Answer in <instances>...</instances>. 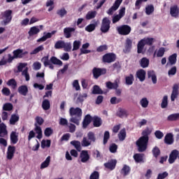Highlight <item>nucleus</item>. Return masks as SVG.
Wrapping results in <instances>:
<instances>
[{
    "label": "nucleus",
    "instance_id": "obj_1",
    "mask_svg": "<svg viewBox=\"0 0 179 179\" xmlns=\"http://www.w3.org/2000/svg\"><path fill=\"white\" fill-rule=\"evenodd\" d=\"M69 114L71 117L70 118V122H73L76 125H79L80 120H82V109L80 108L71 107L69 109Z\"/></svg>",
    "mask_w": 179,
    "mask_h": 179
},
{
    "label": "nucleus",
    "instance_id": "obj_2",
    "mask_svg": "<svg viewBox=\"0 0 179 179\" xmlns=\"http://www.w3.org/2000/svg\"><path fill=\"white\" fill-rule=\"evenodd\" d=\"M143 135L136 143L138 152H145L148 149V143L149 142L148 131H143Z\"/></svg>",
    "mask_w": 179,
    "mask_h": 179
},
{
    "label": "nucleus",
    "instance_id": "obj_3",
    "mask_svg": "<svg viewBox=\"0 0 179 179\" xmlns=\"http://www.w3.org/2000/svg\"><path fill=\"white\" fill-rule=\"evenodd\" d=\"M153 41H155V38H144L141 39L137 45V52L138 54H142V52H143L145 45H146V44L148 45H152L153 44Z\"/></svg>",
    "mask_w": 179,
    "mask_h": 179
},
{
    "label": "nucleus",
    "instance_id": "obj_4",
    "mask_svg": "<svg viewBox=\"0 0 179 179\" xmlns=\"http://www.w3.org/2000/svg\"><path fill=\"white\" fill-rule=\"evenodd\" d=\"M3 20L1 22V26H6L10 23L12 20V10H8L1 13Z\"/></svg>",
    "mask_w": 179,
    "mask_h": 179
},
{
    "label": "nucleus",
    "instance_id": "obj_5",
    "mask_svg": "<svg viewBox=\"0 0 179 179\" xmlns=\"http://www.w3.org/2000/svg\"><path fill=\"white\" fill-rule=\"evenodd\" d=\"M111 22L107 17H104L102 20L101 25V31L102 33H108V30H110V24Z\"/></svg>",
    "mask_w": 179,
    "mask_h": 179
},
{
    "label": "nucleus",
    "instance_id": "obj_6",
    "mask_svg": "<svg viewBox=\"0 0 179 179\" xmlns=\"http://www.w3.org/2000/svg\"><path fill=\"white\" fill-rule=\"evenodd\" d=\"M179 95V84H174L172 87V92L171 94V101H175L176 99L178 97Z\"/></svg>",
    "mask_w": 179,
    "mask_h": 179
},
{
    "label": "nucleus",
    "instance_id": "obj_7",
    "mask_svg": "<svg viewBox=\"0 0 179 179\" xmlns=\"http://www.w3.org/2000/svg\"><path fill=\"white\" fill-rule=\"evenodd\" d=\"M119 34L122 36H127L131 33V27L128 25H123L117 28Z\"/></svg>",
    "mask_w": 179,
    "mask_h": 179
},
{
    "label": "nucleus",
    "instance_id": "obj_8",
    "mask_svg": "<svg viewBox=\"0 0 179 179\" xmlns=\"http://www.w3.org/2000/svg\"><path fill=\"white\" fill-rule=\"evenodd\" d=\"M93 76L95 79H98L101 75H106L107 70L106 69H96L94 68L92 71Z\"/></svg>",
    "mask_w": 179,
    "mask_h": 179
},
{
    "label": "nucleus",
    "instance_id": "obj_9",
    "mask_svg": "<svg viewBox=\"0 0 179 179\" xmlns=\"http://www.w3.org/2000/svg\"><path fill=\"white\" fill-rule=\"evenodd\" d=\"M121 3H122V0H116L113 6L107 11L108 15H113L114 12L120 8V5H121Z\"/></svg>",
    "mask_w": 179,
    "mask_h": 179
},
{
    "label": "nucleus",
    "instance_id": "obj_10",
    "mask_svg": "<svg viewBox=\"0 0 179 179\" xmlns=\"http://www.w3.org/2000/svg\"><path fill=\"white\" fill-rule=\"evenodd\" d=\"M177 157L179 159V151L173 150L169 155V162L170 164H173V163L177 160Z\"/></svg>",
    "mask_w": 179,
    "mask_h": 179
},
{
    "label": "nucleus",
    "instance_id": "obj_11",
    "mask_svg": "<svg viewBox=\"0 0 179 179\" xmlns=\"http://www.w3.org/2000/svg\"><path fill=\"white\" fill-rule=\"evenodd\" d=\"M103 62H107L108 64H111L115 61V55L114 53H108L103 57Z\"/></svg>",
    "mask_w": 179,
    "mask_h": 179
},
{
    "label": "nucleus",
    "instance_id": "obj_12",
    "mask_svg": "<svg viewBox=\"0 0 179 179\" xmlns=\"http://www.w3.org/2000/svg\"><path fill=\"white\" fill-rule=\"evenodd\" d=\"M15 150H16V148H15V146H8L7 150V159L8 160H12V159H13V156H15Z\"/></svg>",
    "mask_w": 179,
    "mask_h": 179
},
{
    "label": "nucleus",
    "instance_id": "obj_13",
    "mask_svg": "<svg viewBox=\"0 0 179 179\" xmlns=\"http://www.w3.org/2000/svg\"><path fill=\"white\" fill-rule=\"evenodd\" d=\"M136 78L140 82H143L146 79V71L143 69H140L136 72Z\"/></svg>",
    "mask_w": 179,
    "mask_h": 179
},
{
    "label": "nucleus",
    "instance_id": "obj_14",
    "mask_svg": "<svg viewBox=\"0 0 179 179\" xmlns=\"http://www.w3.org/2000/svg\"><path fill=\"white\" fill-rule=\"evenodd\" d=\"M75 31V28L73 27H66L64 29V34L66 38H71L72 37V33Z\"/></svg>",
    "mask_w": 179,
    "mask_h": 179
},
{
    "label": "nucleus",
    "instance_id": "obj_15",
    "mask_svg": "<svg viewBox=\"0 0 179 179\" xmlns=\"http://www.w3.org/2000/svg\"><path fill=\"white\" fill-rule=\"evenodd\" d=\"M80 157L82 163H86V162H88L89 159H90V156H89L87 150H83L80 153Z\"/></svg>",
    "mask_w": 179,
    "mask_h": 179
},
{
    "label": "nucleus",
    "instance_id": "obj_16",
    "mask_svg": "<svg viewBox=\"0 0 179 179\" xmlns=\"http://www.w3.org/2000/svg\"><path fill=\"white\" fill-rule=\"evenodd\" d=\"M18 93L22 96H27L29 93V87L27 85H21L18 87Z\"/></svg>",
    "mask_w": 179,
    "mask_h": 179
},
{
    "label": "nucleus",
    "instance_id": "obj_17",
    "mask_svg": "<svg viewBox=\"0 0 179 179\" xmlns=\"http://www.w3.org/2000/svg\"><path fill=\"white\" fill-rule=\"evenodd\" d=\"M117 164V161L115 159H112L107 163L104 164V166L106 169L109 170H114L115 169V165Z\"/></svg>",
    "mask_w": 179,
    "mask_h": 179
},
{
    "label": "nucleus",
    "instance_id": "obj_18",
    "mask_svg": "<svg viewBox=\"0 0 179 179\" xmlns=\"http://www.w3.org/2000/svg\"><path fill=\"white\" fill-rule=\"evenodd\" d=\"M118 83H120V80H115L114 83L107 82L106 87L108 89H118Z\"/></svg>",
    "mask_w": 179,
    "mask_h": 179
},
{
    "label": "nucleus",
    "instance_id": "obj_19",
    "mask_svg": "<svg viewBox=\"0 0 179 179\" xmlns=\"http://www.w3.org/2000/svg\"><path fill=\"white\" fill-rule=\"evenodd\" d=\"M173 136L172 134H167L164 138V142L166 145H173L174 143Z\"/></svg>",
    "mask_w": 179,
    "mask_h": 179
},
{
    "label": "nucleus",
    "instance_id": "obj_20",
    "mask_svg": "<svg viewBox=\"0 0 179 179\" xmlns=\"http://www.w3.org/2000/svg\"><path fill=\"white\" fill-rule=\"evenodd\" d=\"M8 135V131H6V125L5 124H0V138H4Z\"/></svg>",
    "mask_w": 179,
    "mask_h": 179
},
{
    "label": "nucleus",
    "instance_id": "obj_21",
    "mask_svg": "<svg viewBox=\"0 0 179 179\" xmlns=\"http://www.w3.org/2000/svg\"><path fill=\"white\" fill-rule=\"evenodd\" d=\"M50 163H51V157L48 156L45 159V161L41 163V167H40L41 170H44V169H47V167L50 166Z\"/></svg>",
    "mask_w": 179,
    "mask_h": 179
},
{
    "label": "nucleus",
    "instance_id": "obj_22",
    "mask_svg": "<svg viewBox=\"0 0 179 179\" xmlns=\"http://www.w3.org/2000/svg\"><path fill=\"white\" fill-rule=\"evenodd\" d=\"M170 13L173 17H177L179 15V9L177 6H173L171 7Z\"/></svg>",
    "mask_w": 179,
    "mask_h": 179
},
{
    "label": "nucleus",
    "instance_id": "obj_23",
    "mask_svg": "<svg viewBox=\"0 0 179 179\" xmlns=\"http://www.w3.org/2000/svg\"><path fill=\"white\" fill-rule=\"evenodd\" d=\"M92 121H93V117L90 115H87L83 122V128H86Z\"/></svg>",
    "mask_w": 179,
    "mask_h": 179
},
{
    "label": "nucleus",
    "instance_id": "obj_24",
    "mask_svg": "<svg viewBox=\"0 0 179 179\" xmlns=\"http://www.w3.org/2000/svg\"><path fill=\"white\" fill-rule=\"evenodd\" d=\"M38 33H40V29L38 27H32L30 28L28 34L31 37V36H36V34H38Z\"/></svg>",
    "mask_w": 179,
    "mask_h": 179
},
{
    "label": "nucleus",
    "instance_id": "obj_25",
    "mask_svg": "<svg viewBox=\"0 0 179 179\" xmlns=\"http://www.w3.org/2000/svg\"><path fill=\"white\" fill-rule=\"evenodd\" d=\"M177 62V54L174 53L169 57L167 65H175Z\"/></svg>",
    "mask_w": 179,
    "mask_h": 179
},
{
    "label": "nucleus",
    "instance_id": "obj_26",
    "mask_svg": "<svg viewBox=\"0 0 179 179\" xmlns=\"http://www.w3.org/2000/svg\"><path fill=\"white\" fill-rule=\"evenodd\" d=\"M148 76L152 79V83L156 84L157 83V78L156 77V73L153 71H150L148 72Z\"/></svg>",
    "mask_w": 179,
    "mask_h": 179
},
{
    "label": "nucleus",
    "instance_id": "obj_27",
    "mask_svg": "<svg viewBox=\"0 0 179 179\" xmlns=\"http://www.w3.org/2000/svg\"><path fill=\"white\" fill-rule=\"evenodd\" d=\"M35 131L38 134L36 136L37 139H41L43 138V131L41 130V127L37 125V123L35 124Z\"/></svg>",
    "mask_w": 179,
    "mask_h": 179
},
{
    "label": "nucleus",
    "instance_id": "obj_28",
    "mask_svg": "<svg viewBox=\"0 0 179 179\" xmlns=\"http://www.w3.org/2000/svg\"><path fill=\"white\" fill-rule=\"evenodd\" d=\"M17 141L19 139L17 138V134L15 131H12L10 134V142L13 143V145H16L17 143Z\"/></svg>",
    "mask_w": 179,
    "mask_h": 179
},
{
    "label": "nucleus",
    "instance_id": "obj_29",
    "mask_svg": "<svg viewBox=\"0 0 179 179\" xmlns=\"http://www.w3.org/2000/svg\"><path fill=\"white\" fill-rule=\"evenodd\" d=\"M131 48H132V41L129 38H127L126 40L125 49L124 50V52H129Z\"/></svg>",
    "mask_w": 179,
    "mask_h": 179
},
{
    "label": "nucleus",
    "instance_id": "obj_30",
    "mask_svg": "<svg viewBox=\"0 0 179 179\" xmlns=\"http://www.w3.org/2000/svg\"><path fill=\"white\" fill-rule=\"evenodd\" d=\"M134 75L129 74V76L125 77V83L127 86H131L134 83Z\"/></svg>",
    "mask_w": 179,
    "mask_h": 179
},
{
    "label": "nucleus",
    "instance_id": "obj_31",
    "mask_svg": "<svg viewBox=\"0 0 179 179\" xmlns=\"http://www.w3.org/2000/svg\"><path fill=\"white\" fill-rule=\"evenodd\" d=\"M50 63L53 64V65H59V66H62V61H61L56 57H52L50 58Z\"/></svg>",
    "mask_w": 179,
    "mask_h": 179
},
{
    "label": "nucleus",
    "instance_id": "obj_32",
    "mask_svg": "<svg viewBox=\"0 0 179 179\" xmlns=\"http://www.w3.org/2000/svg\"><path fill=\"white\" fill-rule=\"evenodd\" d=\"M140 65L141 68H148L149 66V59L143 57L140 61Z\"/></svg>",
    "mask_w": 179,
    "mask_h": 179
},
{
    "label": "nucleus",
    "instance_id": "obj_33",
    "mask_svg": "<svg viewBox=\"0 0 179 179\" xmlns=\"http://www.w3.org/2000/svg\"><path fill=\"white\" fill-rule=\"evenodd\" d=\"M96 27L97 22H95L94 24H90L85 27V31H88L89 33H92V31H94Z\"/></svg>",
    "mask_w": 179,
    "mask_h": 179
},
{
    "label": "nucleus",
    "instance_id": "obj_34",
    "mask_svg": "<svg viewBox=\"0 0 179 179\" xmlns=\"http://www.w3.org/2000/svg\"><path fill=\"white\" fill-rule=\"evenodd\" d=\"M92 145V141L87 138L84 137L83 141H81V145L84 148H87V146H90Z\"/></svg>",
    "mask_w": 179,
    "mask_h": 179
},
{
    "label": "nucleus",
    "instance_id": "obj_35",
    "mask_svg": "<svg viewBox=\"0 0 179 179\" xmlns=\"http://www.w3.org/2000/svg\"><path fill=\"white\" fill-rule=\"evenodd\" d=\"M164 52H166L164 48H161L157 51L155 52L154 57H162L164 55Z\"/></svg>",
    "mask_w": 179,
    "mask_h": 179
},
{
    "label": "nucleus",
    "instance_id": "obj_36",
    "mask_svg": "<svg viewBox=\"0 0 179 179\" xmlns=\"http://www.w3.org/2000/svg\"><path fill=\"white\" fill-rule=\"evenodd\" d=\"M92 121L94 122V126L96 127H100L103 122L101 119L97 116H94L92 119Z\"/></svg>",
    "mask_w": 179,
    "mask_h": 179
},
{
    "label": "nucleus",
    "instance_id": "obj_37",
    "mask_svg": "<svg viewBox=\"0 0 179 179\" xmlns=\"http://www.w3.org/2000/svg\"><path fill=\"white\" fill-rule=\"evenodd\" d=\"M19 115L13 114L11 115L10 119V125H15L17 121H19Z\"/></svg>",
    "mask_w": 179,
    "mask_h": 179
},
{
    "label": "nucleus",
    "instance_id": "obj_38",
    "mask_svg": "<svg viewBox=\"0 0 179 179\" xmlns=\"http://www.w3.org/2000/svg\"><path fill=\"white\" fill-rule=\"evenodd\" d=\"M130 172L131 169L127 165H124L122 169L121 174H122V176L125 177L126 176H128V174H129Z\"/></svg>",
    "mask_w": 179,
    "mask_h": 179
},
{
    "label": "nucleus",
    "instance_id": "obj_39",
    "mask_svg": "<svg viewBox=\"0 0 179 179\" xmlns=\"http://www.w3.org/2000/svg\"><path fill=\"white\" fill-rule=\"evenodd\" d=\"M140 104L143 108H148V106H149L148 98H142L140 100Z\"/></svg>",
    "mask_w": 179,
    "mask_h": 179
},
{
    "label": "nucleus",
    "instance_id": "obj_40",
    "mask_svg": "<svg viewBox=\"0 0 179 179\" xmlns=\"http://www.w3.org/2000/svg\"><path fill=\"white\" fill-rule=\"evenodd\" d=\"M167 106H169V96L167 95H165L162 99L161 107L162 108H166Z\"/></svg>",
    "mask_w": 179,
    "mask_h": 179
},
{
    "label": "nucleus",
    "instance_id": "obj_41",
    "mask_svg": "<svg viewBox=\"0 0 179 179\" xmlns=\"http://www.w3.org/2000/svg\"><path fill=\"white\" fill-rule=\"evenodd\" d=\"M13 54L15 59L22 58L23 57V50L20 49L15 50L13 52Z\"/></svg>",
    "mask_w": 179,
    "mask_h": 179
},
{
    "label": "nucleus",
    "instance_id": "obj_42",
    "mask_svg": "<svg viewBox=\"0 0 179 179\" xmlns=\"http://www.w3.org/2000/svg\"><path fill=\"white\" fill-rule=\"evenodd\" d=\"M44 50V46L43 45L38 46L34 50H32L30 52L31 55H36V54H38L41 51H43Z\"/></svg>",
    "mask_w": 179,
    "mask_h": 179
},
{
    "label": "nucleus",
    "instance_id": "obj_43",
    "mask_svg": "<svg viewBox=\"0 0 179 179\" xmlns=\"http://www.w3.org/2000/svg\"><path fill=\"white\" fill-rule=\"evenodd\" d=\"M81 44V41H74L73 43V51H78L80 48Z\"/></svg>",
    "mask_w": 179,
    "mask_h": 179
},
{
    "label": "nucleus",
    "instance_id": "obj_44",
    "mask_svg": "<svg viewBox=\"0 0 179 179\" xmlns=\"http://www.w3.org/2000/svg\"><path fill=\"white\" fill-rule=\"evenodd\" d=\"M134 159L136 163H142V162H143V155L136 154L134 155Z\"/></svg>",
    "mask_w": 179,
    "mask_h": 179
},
{
    "label": "nucleus",
    "instance_id": "obj_45",
    "mask_svg": "<svg viewBox=\"0 0 179 179\" xmlns=\"http://www.w3.org/2000/svg\"><path fill=\"white\" fill-rule=\"evenodd\" d=\"M168 121H178L179 120V113H173L168 116Z\"/></svg>",
    "mask_w": 179,
    "mask_h": 179
},
{
    "label": "nucleus",
    "instance_id": "obj_46",
    "mask_svg": "<svg viewBox=\"0 0 179 179\" xmlns=\"http://www.w3.org/2000/svg\"><path fill=\"white\" fill-rule=\"evenodd\" d=\"M153 12H155V7L153 5H148L145 7L146 15H152Z\"/></svg>",
    "mask_w": 179,
    "mask_h": 179
},
{
    "label": "nucleus",
    "instance_id": "obj_47",
    "mask_svg": "<svg viewBox=\"0 0 179 179\" xmlns=\"http://www.w3.org/2000/svg\"><path fill=\"white\" fill-rule=\"evenodd\" d=\"M7 85L10 86L12 89H16L17 87V83H16L15 79L12 78L7 82Z\"/></svg>",
    "mask_w": 179,
    "mask_h": 179
},
{
    "label": "nucleus",
    "instance_id": "obj_48",
    "mask_svg": "<svg viewBox=\"0 0 179 179\" xmlns=\"http://www.w3.org/2000/svg\"><path fill=\"white\" fill-rule=\"evenodd\" d=\"M97 13L96 11H89L86 15L87 20H90L91 19H94L96 17Z\"/></svg>",
    "mask_w": 179,
    "mask_h": 179
},
{
    "label": "nucleus",
    "instance_id": "obj_49",
    "mask_svg": "<svg viewBox=\"0 0 179 179\" xmlns=\"http://www.w3.org/2000/svg\"><path fill=\"white\" fill-rule=\"evenodd\" d=\"M41 62H43L44 66H48L51 64V59H50L48 56H45L41 59Z\"/></svg>",
    "mask_w": 179,
    "mask_h": 179
},
{
    "label": "nucleus",
    "instance_id": "obj_50",
    "mask_svg": "<svg viewBox=\"0 0 179 179\" xmlns=\"http://www.w3.org/2000/svg\"><path fill=\"white\" fill-rule=\"evenodd\" d=\"M71 145H72L73 146H74V148L78 150V152H80V142L78 141H71Z\"/></svg>",
    "mask_w": 179,
    "mask_h": 179
},
{
    "label": "nucleus",
    "instance_id": "obj_51",
    "mask_svg": "<svg viewBox=\"0 0 179 179\" xmlns=\"http://www.w3.org/2000/svg\"><path fill=\"white\" fill-rule=\"evenodd\" d=\"M50 101L48 99L43 100L42 103V108H43L45 110H50Z\"/></svg>",
    "mask_w": 179,
    "mask_h": 179
},
{
    "label": "nucleus",
    "instance_id": "obj_52",
    "mask_svg": "<svg viewBox=\"0 0 179 179\" xmlns=\"http://www.w3.org/2000/svg\"><path fill=\"white\" fill-rule=\"evenodd\" d=\"M64 43H65V41H57L55 44V48H56V50H59L61 48H64Z\"/></svg>",
    "mask_w": 179,
    "mask_h": 179
},
{
    "label": "nucleus",
    "instance_id": "obj_53",
    "mask_svg": "<svg viewBox=\"0 0 179 179\" xmlns=\"http://www.w3.org/2000/svg\"><path fill=\"white\" fill-rule=\"evenodd\" d=\"M93 94H101L103 93V91L101 89H100V87L98 85H94L93 87V91H92Z\"/></svg>",
    "mask_w": 179,
    "mask_h": 179
},
{
    "label": "nucleus",
    "instance_id": "obj_54",
    "mask_svg": "<svg viewBox=\"0 0 179 179\" xmlns=\"http://www.w3.org/2000/svg\"><path fill=\"white\" fill-rule=\"evenodd\" d=\"M63 48L65 51L69 52L72 50V44L70 42H64Z\"/></svg>",
    "mask_w": 179,
    "mask_h": 179
},
{
    "label": "nucleus",
    "instance_id": "obj_55",
    "mask_svg": "<svg viewBox=\"0 0 179 179\" xmlns=\"http://www.w3.org/2000/svg\"><path fill=\"white\" fill-rule=\"evenodd\" d=\"M53 132L54 130H52L51 127H48L44 131V135L48 138L52 135Z\"/></svg>",
    "mask_w": 179,
    "mask_h": 179
},
{
    "label": "nucleus",
    "instance_id": "obj_56",
    "mask_svg": "<svg viewBox=\"0 0 179 179\" xmlns=\"http://www.w3.org/2000/svg\"><path fill=\"white\" fill-rule=\"evenodd\" d=\"M118 136L120 141H124L125 139V137L127 136V132L125 131V129H122L120 131Z\"/></svg>",
    "mask_w": 179,
    "mask_h": 179
},
{
    "label": "nucleus",
    "instance_id": "obj_57",
    "mask_svg": "<svg viewBox=\"0 0 179 179\" xmlns=\"http://www.w3.org/2000/svg\"><path fill=\"white\" fill-rule=\"evenodd\" d=\"M87 136L88 139L90 140V141L96 142V136H94V133L90 131V132H88Z\"/></svg>",
    "mask_w": 179,
    "mask_h": 179
},
{
    "label": "nucleus",
    "instance_id": "obj_58",
    "mask_svg": "<svg viewBox=\"0 0 179 179\" xmlns=\"http://www.w3.org/2000/svg\"><path fill=\"white\" fill-rule=\"evenodd\" d=\"M51 146V140H43L42 141L41 148H50Z\"/></svg>",
    "mask_w": 179,
    "mask_h": 179
},
{
    "label": "nucleus",
    "instance_id": "obj_59",
    "mask_svg": "<svg viewBox=\"0 0 179 179\" xmlns=\"http://www.w3.org/2000/svg\"><path fill=\"white\" fill-rule=\"evenodd\" d=\"M13 105H12V103H5L3 106V110H4V111H10L11 110H13Z\"/></svg>",
    "mask_w": 179,
    "mask_h": 179
},
{
    "label": "nucleus",
    "instance_id": "obj_60",
    "mask_svg": "<svg viewBox=\"0 0 179 179\" xmlns=\"http://www.w3.org/2000/svg\"><path fill=\"white\" fill-rule=\"evenodd\" d=\"M29 69L27 67L23 71H22V76H24L27 82H29L30 80V75H29Z\"/></svg>",
    "mask_w": 179,
    "mask_h": 179
},
{
    "label": "nucleus",
    "instance_id": "obj_61",
    "mask_svg": "<svg viewBox=\"0 0 179 179\" xmlns=\"http://www.w3.org/2000/svg\"><path fill=\"white\" fill-rule=\"evenodd\" d=\"M117 115L120 117V118H124V117H127V110L120 108L117 111Z\"/></svg>",
    "mask_w": 179,
    "mask_h": 179
},
{
    "label": "nucleus",
    "instance_id": "obj_62",
    "mask_svg": "<svg viewBox=\"0 0 179 179\" xmlns=\"http://www.w3.org/2000/svg\"><path fill=\"white\" fill-rule=\"evenodd\" d=\"M57 13L59 16H60V17H64V16H65L68 12L66 10H65V8H61L57 11Z\"/></svg>",
    "mask_w": 179,
    "mask_h": 179
},
{
    "label": "nucleus",
    "instance_id": "obj_63",
    "mask_svg": "<svg viewBox=\"0 0 179 179\" xmlns=\"http://www.w3.org/2000/svg\"><path fill=\"white\" fill-rule=\"evenodd\" d=\"M169 176V173L163 172L162 173H159L157 176V179H164Z\"/></svg>",
    "mask_w": 179,
    "mask_h": 179
},
{
    "label": "nucleus",
    "instance_id": "obj_64",
    "mask_svg": "<svg viewBox=\"0 0 179 179\" xmlns=\"http://www.w3.org/2000/svg\"><path fill=\"white\" fill-rule=\"evenodd\" d=\"M99 172L94 171L91 174L90 179H99Z\"/></svg>",
    "mask_w": 179,
    "mask_h": 179
}]
</instances>
